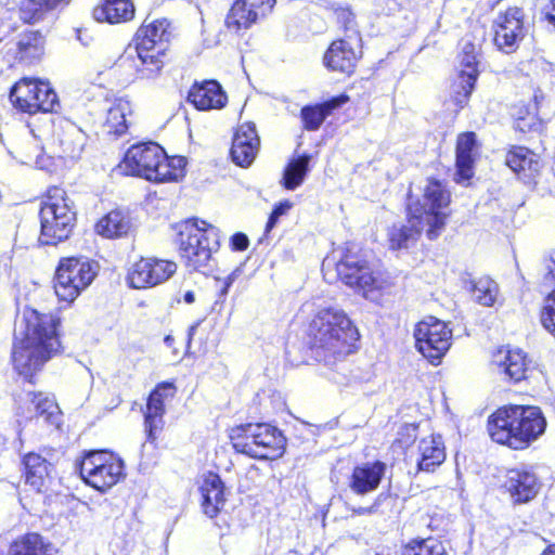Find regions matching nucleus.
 I'll list each match as a JSON object with an SVG mask.
<instances>
[{
    "label": "nucleus",
    "instance_id": "nucleus-61",
    "mask_svg": "<svg viewBox=\"0 0 555 555\" xmlns=\"http://www.w3.org/2000/svg\"><path fill=\"white\" fill-rule=\"evenodd\" d=\"M466 52H470V49L466 48V44H465L464 48H463V55H465Z\"/></svg>",
    "mask_w": 555,
    "mask_h": 555
},
{
    "label": "nucleus",
    "instance_id": "nucleus-52",
    "mask_svg": "<svg viewBox=\"0 0 555 555\" xmlns=\"http://www.w3.org/2000/svg\"><path fill=\"white\" fill-rule=\"evenodd\" d=\"M372 376H373L372 372H370V371H369V372H366V373H365V375H363V376H360V375H353V376H352V380H353L354 383H357V382H359V383H367V382H370V380L372 379Z\"/></svg>",
    "mask_w": 555,
    "mask_h": 555
},
{
    "label": "nucleus",
    "instance_id": "nucleus-37",
    "mask_svg": "<svg viewBox=\"0 0 555 555\" xmlns=\"http://www.w3.org/2000/svg\"><path fill=\"white\" fill-rule=\"evenodd\" d=\"M130 112L131 107L128 101H116L107 111L104 124L107 133L115 134L116 137L124 134L128 129L127 115L130 114Z\"/></svg>",
    "mask_w": 555,
    "mask_h": 555
},
{
    "label": "nucleus",
    "instance_id": "nucleus-48",
    "mask_svg": "<svg viewBox=\"0 0 555 555\" xmlns=\"http://www.w3.org/2000/svg\"><path fill=\"white\" fill-rule=\"evenodd\" d=\"M337 20L344 24V27L346 29V36L352 35V29H356V23H354V16L348 9H339L336 11Z\"/></svg>",
    "mask_w": 555,
    "mask_h": 555
},
{
    "label": "nucleus",
    "instance_id": "nucleus-33",
    "mask_svg": "<svg viewBox=\"0 0 555 555\" xmlns=\"http://www.w3.org/2000/svg\"><path fill=\"white\" fill-rule=\"evenodd\" d=\"M132 229L130 217L121 210H112L102 217L95 224L99 235L115 238L127 235Z\"/></svg>",
    "mask_w": 555,
    "mask_h": 555
},
{
    "label": "nucleus",
    "instance_id": "nucleus-29",
    "mask_svg": "<svg viewBox=\"0 0 555 555\" xmlns=\"http://www.w3.org/2000/svg\"><path fill=\"white\" fill-rule=\"evenodd\" d=\"M427 230V225L423 220L414 218L409 212L405 224H393L388 232L389 244L392 249L408 248L415 243L423 230Z\"/></svg>",
    "mask_w": 555,
    "mask_h": 555
},
{
    "label": "nucleus",
    "instance_id": "nucleus-9",
    "mask_svg": "<svg viewBox=\"0 0 555 555\" xmlns=\"http://www.w3.org/2000/svg\"><path fill=\"white\" fill-rule=\"evenodd\" d=\"M233 438L234 449L258 460H276L284 454L286 439L283 434L269 424H245L236 429Z\"/></svg>",
    "mask_w": 555,
    "mask_h": 555
},
{
    "label": "nucleus",
    "instance_id": "nucleus-13",
    "mask_svg": "<svg viewBox=\"0 0 555 555\" xmlns=\"http://www.w3.org/2000/svg\"><path fill=\"white\" fill-rule=\"evenodd\" d=\"M10 99L20 111L28 114L55 112L59 99L50 83L36 78H22L12 88Z\"/></svg>",
    "mask_w": 555,
    "mask_h": 555
},
{
    "label": "nucleus",
    "instance_id": "nucleus-7",
    "mask_svg": "<svg viewBox=\"0 0 555 555\" xmlns=\"http://www.w3.org/2000/svg\"><path fill=\"white\" fill-rule=\"evenodd\" d=\"M179 246L185 266L201 271L219 248V230L205 221L188 220L179 227Z\"/></svg>",
    "mask_w": 555,
    "mask_h": 555
},
{
    "label": "nucleus",
    "instance_id": "nucleus-11",
    "mask_svg": "<svg viewBox=\"0 0 555 555\" xmlns=\"http://www.w3.org/2000/svg\"><path fill=\"white\" fill-rule=\"evenodd\" d=\"M96 273V262L77 257L61 259L55 273L56 296L62 301L73 302L92 283Z\"/></svg>",
    "mask_w": 555,
    "mask_h": 555
},
{
    "label": "nucleus",
    "instance_id": "nucleus-22",
    "mask_svg": "<svg viewBox=\"0 0 555 555\" xmlns=\"http://www.w3.org/2000/svg\"><path fill=\"white\" fill-rule=\"evenodd\" d=\"M188 100L199 111L219 109L225 106L227 95L216 80L195 82Z\"/></svg>",
    "mask_w": 555,
    "mask_h": 555
},
{
    "label": "nucleus",
    "instance_id": "nucleus-21",
    "mask_svg": "<svg viewBox=\"0 0 555 555\" xmlns=\"http://www.w3.org/2000/svg\"><path fill=\"white\" fill-rule=\"evenodd\" d=\"M537 474L530 469H511L507 473L505 487L515 503L531 501L540 490Z\"/></svg>",
    "mask_w": 555,
    "mask_h": 555
},
{
    "label": "nucleus",
    "instance_id": "nucleus-30",
    "mask_svg": "<svg viewBox=\"0 0 555 555\" xmlns=\"http://www.w3.org/2000/svg\"><path fill=\"white\" fill-rule=\"evenodd\" d=\"M134 7L131 0H103L93 10V17L98 22L117 24L132 18Z\"/></svg>",
    "mask_w": 555,
    "mask_h": 555
},
{
    "label": "nucleus",
    "instance_id": "nucleus-54",
    "mask_svg": "<svg viewBox=\"0 0 555 555\" xmlns=\"http://www.w3.org/2000/svg\"><path fill=\"white\" fill-rule=\"evenodd\" d=\"M183 300L186 304H193L195 301V294H194V292H192V291L185 292V294L183 295Z\"/></svg>",
    "mask_w": 555,
    "mask_h": 555
},
{
    "label": "nucleus",
    "instance_id": "nucleus-42",
    "mask_svg": "<svg viewBox=\"0 0 555 555\" xmlns=\"http://www.w3.org/2000/svg\"><path fill=\"white\" fill-rule=\"evenodd\" d=\"M474 74L460 77L459 83L454 86L452 101L455 106L462 108L467 103L468 98L474 89Z\"/></svg>",
    "mask_w": 555,
    "mask_h": 555
},
{
    "label": "nucleus",
    "instance_id": "nucleus-23",
    "mask_svg": "<svg viewBox=\"0 0 555 555\" xmlns=\"http://www.w3.org/2000/svg\"><path fill=\"white\" fill-rule=\"evenodd\" d=\"M202 509L209 518L216 517L225 504L224 483L215 473H208L199 485Z\"/></svg>",
    "mask_w": 555,
    "mask_h": 555
},
{
    "label": "nucleus",
    "instance_id": "nucleus-53",
    "mask_svg": "<svg viewBox=\"0 0 555 555\" xmlns=\"http://www.w3.org/2000/svg\"><path fill=\"white\" fill-rule=\"evenodd\" d=\"M546 16L548 22L555 26V0L552 1L551 9L547 12Z\"/></svg>",
    "mask_w": 555,
    "mask_h": 555
},
{
    "label": "nucleus",
    "instance_id": "nucleus-59",
    "mask_svg": "<svg viewBox=\"0 0 555 555\" xmlns=\"http://www.w3.org/2000/svg\"><path fill=\"white\" fill-rule=\"evenodd\" d=\"M534 100L537 103H539L541 100H543V95L542 94H534Z\"/></svg>",
    "mask_w": 555,
    "mask_h": 555
},
{
    "label": "nucleus",
    "instance_id": "nucleus-4",
    "mask_svg": "<svg viewBox=\"0 0 555 555\" xmlns=\"http://www.w3.org/2000/svg\"><path fill=\"white\" fill-rule=\"evenodd\" d=\"M171 37V27L167 18L155 20L149 24H143L137 33V44L133 50H128L120 59V64L133 57L135 53L137 61L134 63L137 79H154L156 78L163 66L162 57L165 55L167 42Z\"/></svg>",
    "mask_w": 555,
    "mask_h": 555
},
{
    "label": "nucleus",
    "instance_id": "nucleus-27",
    "mask_svg": "<svg viewBox=\"0 0 555 555\" xmlns=\"http://www.w3.org/2000/svg\"><path fill=\"white\" fill-rule=\"evenodd\" d=\"M492 362L498 365L501 372L515 383L526 378L529 363L521 350L500 349L493 356Z\"/></svg>",
    "mask_w": 555,
    "mask_h": 555
},
{
    "label": "nucleus",
    "instance_id": "nucleus-51",
    "mask_svg": "<svg viewBox=\"0 0 555 555\" xmlns=\"http://www.w3.org/2000/svg\"><path fill=\"white\" fill-rule=\"evenodd\" d=\"M235 280V273H232L230 275H228L224 280H223V284H222V287L220 289V297H225L231 285L233 284Z\"/></svg>",
    "mask_w": 555,
    "mask_h": 555
},
{
    "label": "nucleus",
    "instance_id": "nucleus-10",
    "mask_svg": "<svg viewBox=\"0 0 555 555\" xmlns=\"http://www.w3.org/2000/svg\"><path fill=\"white\" fill-rule=\"evenodd\" d=\"M450 202L451 194L446 186L440 181L428 180L422 197L409 203L410 214L427 225L426 234L429 240L438 237L444 228Z\"/></svg>",
    "mask_w": 555,
    "mask_h": 555
},
{
    "label": "nucleus",
    "instance_id": "nucleus-16",
    "mask_svg": "<svg viewBox=\"0 0 555 555\" xmlns=\"http://www.w3.org/2000/svg\"><path fill=\"white\" fill-rule=\"evenodd\" d=\"M350 29L352 35L332 42L324 55L325 66L333 72L350 75L356 67L361 38L358 30Z\"/></svg>",
    "mask_w": 555,
    "mask_h": 555
},
{
    "label": "nucleus",
    "instance_id": "nucleus-50",
    "mask_svg": "<svg viewBox=\"0 0 555 555\" xmlns=\"http://www.w3.org/2000/svg\"><path fill=\"white\" fill-rule=\"evenodd\" d=\"M292 206H293V204L289 201L281 202L273 209L274 217H281V216L285 215L292 208Z\"/></svg>",
    "mask_w": 555,
    "mask_h": 555
},
{
    "label": "nucleus",
    "instance_id": "nucleus-26",
    "mask_svg": "<svg viewBox=\"0 0 555 555\" xmlns=\"http://www.w3.org/2000/svg\"><path fill=\"white\" fill-rule=\"evenodd\" d=\"M476 150V135L465 132L459 135L456 143V173L457 183H466L473 177L474 154Z\"/></svg>",
    "mask_w": 555,
    "mask_h": 555
},
{
    "label": "nucleus",
    "instance_id": "nucleus-25",
    "mask_svg": "<svg viewBox=\"0 0 555 555\" xmlns=\"http://www.w3.org/2000/svg\"><path fill=\"white\" fill-rule=\"evenodd\" d=\"M417 468L422 472H434L446 460L444 443L440 435H430L418 442Z\"/></svg>",
    "mask_w": 555,
    "mask_h": 555
},
{
    "label": "nucleus",
    "instance_id": "nucleus-34",
    "mask_svg": "<svg viewBox=\"0 0 555 555\" xmlns=\"http://www.w3.org/2000/svg\"><path fill=\"white\" fill-rule=\"evenodd\" d=\"M25 481L36 491H40L49 476L51 464L40 454L29 452L23 459Z\"/></svg>",
    "mask_w": 555,
    "mask_h": 555
},
{
    "label": "nucleus",
    "instance_id": "nucleus-31",
    "mask_svg": "<svg viewBox=\"0 0 555 555\" xmlns=\"http://www.w3.org/2000/svg\"><path fill=\"white\" fill-rule=\"evenodd\" d=\"M70 2L72 0H23L20 5V16L25 23L36 24Z\"/></svg>",
    "mask_w": 555,
    "mask_h": 555
},
{
    "label": "nucleus",
    "instance_id": "nucleus-24",
    "mask_svg": "<svg viewBox=\"0 0 555 555\" xmlns=\"http://www.w3.org/2000/svg\"><path fill=\"white\" fill-rule=\"evenodd\" d=\"M386 465L376 461L356 466L350 477L349 487L357 494H366L377 489L385 474Z\"/></svg>",
    "mask_w": 555,
    "mask_h": 555
},
{
    "label": "nucleus",
    "instance_id": "nucleus-44",
    "mask_svg": "<svg viewBox=\"0 0 555 555\" xmlns=\"http://www.w3.org/2000/svg\"><path fill=\"white\" fill-rule=\"evenodd\" d=\"M83 134L76 130L73 140L62 141L63 152L68 158H78L83 150Z\"/></svg>",
    "mask_w": 555,
    "mask_h": 555
},
{
    "label": "nucleus",
    "instance_id": "nucleus-8",
    "mask_svg": "<svg viewBox=\"0 0 555 555\" xmlns=\"http://www.w3.org/2000/svg\"><path fill=\"white\" fill-rule=\"evenodd\" d=\"M335 266L338 278L347 286L366 299L377 300L378 291L384 287V281L377 276L356 245H347Z\"/></svg>",
    "mask_w": 555,
    "mask_h": 555
},
{
    "label": "nucleus",
    "instance_id": "nucleus-57",
    "mask_svg": "<svg viewBox=\"0 0 555 555\" xmlns=\"http://www.w3.org/2000/svg\"><path fill=\"white\" fill-rule=\"evenodd\" d=\"M332 264H334V259L333 260L330 259V258L324 259V261H323V270H325V268H327V267H330Z\"/></svg>",
    "mask_w": 555,
    "mask_h": 555
},
{
    "label": "nucleus",
    "instance_id": "nucleus-62",
    "mask_svg": "<svg viewBox=\"0 0 555 555\" xmlns=\"http://www.w3.org/2000/svg\"><path fill=\"white\" fill-rule=\"evenodd\" d=\"M17 435H18V439H20V441L22 442V437H21L22 433H21V429H18V430H17Z\"/></svg>",
    "mask_w": 555,
    "mask_h": 555
},
{
    "label": "nucleus",
    "instance_id": "nucleus-15",
    "mask_svg": "<svg viewBox=\"0 0 555 555\" xmlns=\"http://www.w3.org/2000/svg\"><path fill=\"white\" fill-rule=\"evenodd\" d=\"M177 271L173 261L158 258H141L128 270L127 281L130 287L143 289L166 282Z\"/></svg>",
    "mask_w": 555,
    "mask_h": 555
},
{
    "label": "nucleus",
    "instance_id": "nucleus-41",
    "mask_svg": "<svg viewBox=\"0 0 555 555\" xmlns=\"http://www.w3.org/2000/svg\"><path fill=\"white\" fill-rule=\"evenodd\" d=\"M401 555H448L443 543L435 538L414 539L402 548Z\"/></svg>",
    "mask_w": 555,
    "mask_h": 555
},
{
    "label": "nucleus",
    "instance_id": "nucleus-14",
    "mask_svg": "<svg viewBox=\"0 0 555 555\" xmlns=\"http://www.w3.org/2000/svg\"><path fill=\"white\" fill-rule=\"evenodd\" d=\"M418 351L431 363L439 362L451 346L452 331L448 324L428 317L418 322L414 330Z\"/></svg>",
    "mask_w": 555,
    "mask_h": 555
},
{
    "label": "nucleus",
    "instance_id": "nucleus-45",
    "mask_svg": "<svg viewBox=\"0 0 555 555\" xmlns=\"http://www.w3.org/2000/svg\"><path fill=\"white\" fill-rule=\"evenodd\" d=\"M466 48L470 49V52H466L465 55H462L461 59V66L463 67L461 69L462 76H467L469 74H474V82L477 80L478 72H477V63H476V53H475V46L472 43H466Z\"/></svg>",
    "mask_w": 555,
    "mask_h": 555
},
{
    "label": "nucleus",
    "instance_id": "nucleus-36",
    "mask_svg": "<svg viewBox=\"0 0 555 555\" xmlns=\"http://www.w3.org/2000/svg\"><path fill=\"white\" fill-rule=\"evenodd\" d=\"M55 553L53 545L46 542L38 533L26 534L11 547V555H55Z\"/></svg>",
    "mask_w": 555,
    "mask_h": 555
},
{
    "label": "nucleus",
    "instance_id": "nucleus-60",
    "mask_svg": "<svg viewBox=\"0 0 555 555\" xmlns=\"http://www.w3.org/2000/svg\"><path fill=\"white\" fill-rule=\"evenodd\" d=\"M3 446H4V438L2 437V435H0V450L2 449Z\"/></svg>",
    "mask_w": 555,
    "mask_h": 555
},
{
    "label": "nucleus",
    "instance_id": "nucleus-5",
    "mask_svg": "<svg viewBox=\"0 0 555 555\" xmlns=\"http://www.w3.org/2000/svg\"><path fill=\"white\" fill-rule=\"evenodd\" d=\"M124 165L132 176L163 183L181 179L184 176L186 159L181 156L169 158L156 143H141L127 151Z\"/></svg>",
    "mask_w": 555,
    "mask_h": 555
},
{
    "label": "nucleus",
    "instance_id": "nucleus-32",
    "mask_svg": "<svg viewBox=\"0 0 555 555\" xmlns=\"http://www.w3.org/2000/svg\"><path fill=\"white\" fill-rule=\"evenodd\" d=\"M348 101V96L340 95L327 102L317 105H308L301 108V119L304 128L308 131L318 130L325 118L333 112V109L341 106Z\"/></svg>",
    "mask_w": 555,
    "mask_h": 555
},
{
    "label": "nucleus",
    "instance_id": "nucleus-47",
    "mask_svg": "<svg viewBox=\"0 0 555 555\" xmlns=\"http://www.w3.org/2000/svg\"><path fill=\"white\" fill-rule=\"evenodd\" d=\"M545 274L543 278V284L546 287L555 286V249L550 254L545 264Z\"/></svg>",
    "mask_w": 555,
    "mask_h": 555
},
{
    "label": "nucleus",
    "instance_id": "nucleus-2",
    "mask_svg": "<svg viewBox=\"0 0 555 555\" xmlns=\"http://www.w3.org/2000/svg\"><path fill=\"white\" fill-rule=\"evenodd\" d=\"M308 335L315 357L326 364L351 353L360 337L348 314L336 307L319 309L310 321Z\"/></svg>",
    "mask_w": 555,
    "mask_h": 555
},
{
    "label": "nucleus",
    "instance_id": "nucleus-19",
    "mask_svg": "<svg viewBox=\"0 0 555 555\" xmlns=\"http://www.w3.org/2000/svg\"><path fill=\"white\" fill-rule=\"evenodd\" d=\"M275 0H236L228 16L227 25L236 30L248 28L271 12Z\"/></svg>",
    "mask_w": 555,
    "mask_h": 555
},
{
    "label": "nucleus",
    "instance_id": "nucleus-39",
    "mask_svg": "<svg viewBox=\"0 0 555 555\" xmlns=\"http://www.w3.org/2000/svg\"><path fill=\"white\" fill-rule=\"evenodd\" d=\"M470 292L474 300L485 307H492L499 298V285L489 276L472 281Z\"/></svg>",
    "mask_w": 555,
    "mask_h": 555
},
{
    "label": "nucleus",
    "instance_id": "nucleus-56",
    "mask_svg": "<svg viewBox=\"0 0 555 555\" xmlns=\"http://www.w3.org/2000/svg\"><path fill=\"white\" fill-rule=\"evenodd\" d=\"M198 324H194L189 330V341L192 339L193 335L195 334L197 330Z\"/></svg>",
    "mask_w": 555,
    "mask_h": 555
},
{
    "label": "nucleus",
    "instance_id": "nucleus-46",
    "mask_svg": "<svg viewBox=\"0 0 555 555\" xmlns=\"http://www.w3.org/2000/svg\"><path fill=\"white\" fill-rule=\"evenodd\" d=\"M417 437V426L415 424H405L398 431L396 443L401 448H409Z\"/></svg>",
    "mask_w": 555,
    "mask_h": 555
},
{
    "label": "nucleus",
    "instance_id": "nucleus-35",
    "mask_svg": "<svg viewBox=\"0 0 555 555\" xmlns=\"http://www.w3.org/2000/svg\"><path fill=\"white\" fill-rule=\"evenodd\" d=\"M505 163L513 171L524 173L526 178H531L540 168L537 155L521 146L511 150L506 155Z\"/></svg>",
    "mask_w": 555,
    "mask_h": 555
},
{
    "label": "nucleus",
    "instance_id": "nucleus-20",
    "mask_svg": "<svg viewBox=\"0 0 555 555\" xmlns=\"http://www.w3.org/2000/svg\"><path fill=\"white\" fill-rule=\"evenodd\" d=\"M260 145L256 127L251 122H245L237 129L232 147L233 162L241 167H248L255 160Z\"/></svg>",
    "mask_w": 555,
    "mask_h": 555
},
{
    "label": "nucleus",
    "instance_id": "nucleus-58",
    "mask_svg": "<svg viewBox=\"0 0 555 555\" xmlns=\"http://www.w3.org/2000/svg\"><path fill=\"white\" fill-rule=\"evenodd\" d=\"M173 338L171 336H166L165 337V343L168 347L171 346V343H172Z\"/></svg>",
    "mask_w": 555,
    "mask_h": 555
},
{
    "label": "nucleus",
    "instance_id": "nucleus-1",
    "mask_svg": "<svg viewBox=\"0 0 555 555\" xmlns=\"http://www.w3.org/2000/svg\"><path fill=\"white\" fill-rule=\"evenodd\" d=\"M57 320L51 313L25 308L15 330L12 360L20 375L31 378L61 347Z\"/></svg>",
    "mask_w": 555,
    "mask_h": 555
},
{
    "label": "nucleus",
    "instance_id": "nucleus-38",
    "mask_svg": "<svg viewBox=\"0 0 555 555\" xmlns=\"http://www.w3.org/2000/svg\"><path fill=\"white\" fill-rule=\"evenodd\" d=\"M26 403L27 418L42 417L46 422L54 423L57 406L52 399H49L42 393H28Z\"/></svg>",
    "mask_w": 555,
    "mask_h": 555
},
{
    "label": "nucleus",
    "instance_id": "nucleus-17",
    "mask_svg": "<svg viewBox=\"0 0 555 555\" xmlns=\"http://www.w3.org/2000/svg\"><path fill=\"white\" fill-rule=\"evenodd\" d=\"M524 14L518 8H511L499 14L494 22L495 46L505 52H512L525 35Z\"/></svg>",
    "mask_w": 555,
    "mask_h": 555
},
{
    "label": "nucleus",
    "instance_id": "nucleus-12",
    "mask_svg": "<svg viewBox=\"0 0 555 555\" xmlns=\"http://www.w3.org/2000/svg\"><path fill=\"white\" fill-rule=\"evenodd\" d=\"M79 470L87 485L105 492L124 477V461L113 452L94 450L82 459Z\"/></svg>",
    "mask_w": 555,
    "mask_h": 555
},
{
    "label": "nucleus",
    "instance_id": "nucleus-43",
    "mask_svg": "<svg viewBox=\"0 0 555 555\" xmlns=\"http://www.w3.org/2000/svg\"><path fill=\"white\" fill-rule=\"evenodd\" d=\"M540 320L542 326L555 337V288L545 298Z\"/></svg>",
    "mask_w": 555,
    "mask_h": 555
},
{
    "label": "nucleus",
    "instance_id": "nucleus-28",
    "mask_svg": "<svg viewBox=\"0 0 555 555\" xmlns=\"http://www.w3.org/2000/svg\"><path fill=\"white\" fill-rule=\"evenodd\" d=\"M15 46V57L25 64H33L44 54L46 39L38 30H27L17 36Z\"/></svg>",
    "mask_w": 555,
    "mask_h": 555
},
{
    "label": "nucleus",
    "instance_id": "nucleus-3",
    "mask_svg": "<svg viewBox=\"0 0 555 555\" xmlns=\"http://www.w3.org/2000/svg\"><path fill=\"white\" fill-rule=\"evenodd\" d=\"M546 428V420L538 406L509 405L494 412L488 421L493 441L522 450L537 440Z\"/></svg>",
    "mask_w": 555,
    "mask_h": 555
},
{
    "label": "nucleus",
    "instance_id": "nucleus-40",
    "mask_svg": "<svg viewBox=\"0 0 555 555\" xmlns=\"http://www.w3.org/2000/svg\"><path fill=\"white\" fill-rule=\"evenodd\" d=\"M310 156L302 155L293 159L284 170L283 185L287 190L297 189L309 170Z\"/></svg>",
    "mask_w": 555,
    "mask_h": 555
},
{
    "label": "nucleus",
    "instance_id": "nucleus-55",
    "mask_svg": "<svg viewBox=\"0 0 555 555\" xmlns=\"http://www.w3.org/2000/svg\"><path fill=\"white\" fill-rule=\"evenodd\" d=\"M279 218L280 217H274V212L272 211L267 223V230L272 229L275 225Z\"/></svg>",
    "mask_w": 555,
    "mask_h": 555
},
{
    "label": "nucleus",
    "instance_id": "nucleus-6",
    "mask_svg": "<svg viewBox=\"0 0 555 555\" xmlns=\"http://www.w3.org/2000/svg\"><path fill=\"white\" fill-rule=\"evenodd\" d=\"M41 232L39 242L56 245L67 240L76 222L74 203L61 188L49 190L40 208Z\"/></svg>",
    "mask_w": 555,
    "mask_h": 555
},
{
    "label": "nucleus",
    "instance_id": "nucleus-49",
    "mask_svg": "<svg viewBox=\"0 0 555 555\" xmlns=\"http://www.w3.org/2000/svg\"><path fill=\"white\" fill-rule=\"evenodd\" d=\"M230 245H231L232 250H234V251H244L247 249V247L249 245V240H248L247 235L238 232V233H235L234 235H232Z\"/></svg>",
    "mask_w": 555,
    "mask_h": 555
},
{
    "label": "nucleus",
    "instance_id": "nucleus-18",
    "mask_svg": "<svg viewBox=\"0 0 555 555\" xmlns=\"http://www.w3.org/2000/svg\"><path fill=\"white\" fill-rule=\"evenodd\" d=\"M176 388L171 383H162L151 392L146 411L144 413V426L150 441H154L164 425L165 401L175 396Z\"/></svg>",
    "mask_w": 555,
    "mask_h": 555
}]
</instances>
